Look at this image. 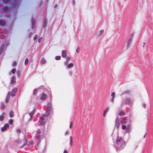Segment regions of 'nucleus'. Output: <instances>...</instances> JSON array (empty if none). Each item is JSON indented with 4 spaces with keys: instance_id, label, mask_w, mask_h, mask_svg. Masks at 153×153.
Returning a JSON list of instances; mask_svg holds the SVG:
<instances>
[{
    "instance_id": "obj_1",
    "label": "nucleus",
    "mask_w": 153,
    "mask_h": 153,
    "mask_svg": "<svg viewBox=\"0 0 153 153\" xmlns=\"http://www.w3.org/2000/svg\"><path fill=\"white\" fill-rule=\"evenodd\" d=\"M122 129L123 130L126 129V132H129L130 129V128L129 125H127V126L125 125H123L122 126Z\"/></svg>"
},
{
    "instance_id": "obj_17",
    "label": "nucleus",
    "mask_w": 153,
    "mask_h": 153,
    "mask_svg": "<svg viewBox=\"0 0 153 153\" xmlns=\"http://www.w3.org/2000/svg\"><path fill=\"white\" fill-rule=\"evenodd\" d=\"M80 48L79 47H78L76 50V52L78 53H79L80 51Z\"/></svg>"
},
{
    "instance_id": "obj_29",
    "label": "nucleus",
    "mask_w": 153,
    "mask_h": 153,
    "mask_svg": "<svg viewBox=\"0 0 153 153\" xmlns=\"http://www.w3.org/2000/svg\"><path fill=\"white\" fill-rule=\"evenodd\" d=\"M67 60L69 61L70 60V58L69 56H67L66 58Z\"/></svg>"
},
{
    "instance_id": "obj_34",
    "label": "nucleus",
    "mask_w": 153,
    "mask_h": 153,
    "mask_svg": "<svg viewBox=\"0 0 153 153\" xmlns=\"http://www.w3.org/2000/svg\"><path fill=\"white\" fill-rule=\"evenodd\" d=\"M68 152L67 150H65L64 152V153H68Z\"/></svg>"
},
{
    "instance_id": "obj_14",
    "label": "nucleus",
    "mask_w": 153,
    "mask_h": 153,
    "mask_svg": "<svg viewBox=\"0 0 153 153\" xmlns=\"http://www.w3.org/2000/svg\"><path fill=\"white\" fill-rule=\"evenodd\" d=\"M61 58V57L60 56H57L55 57V59L56 60H60Z\"/></svg>"
},
{
    "instance_id": "obj_9",
    "label": "nucleus",
    "mask_w": 153,
    "mask_h": 153,
    "mask_svg": "<svg viewBox=\"0 0 153 153\" xmlns=\"http://www.w3.org/2000/svg\"><path fill=\"white\" fill-rule=\"evenodd\" d=\"M74 66V64L73 63H71L69 64L68 65L67 67L68 68H71L72 67H73Z\"/></svg>"
},
{
    "instance_id": "obj_10",
    "label": "nucleus",
    "mask_w": 153,
    "mask_h": 153,
    "mask_svg": "<svg viewBox=\"0 0 153 153\" xmlns=\"http://www.w3.org/2000/svg\"><path fill=\"white\" fill-rule=\"evenodd\" d=\"M127 119V118L126 117H124V118H123V120L122 121H121V124H124V123H126V120Z\"/></svg>"
},
{
    "instance_id": "obj_15",
    "label": "nucleus",
    "mask_w": 153,
    "mask_h": 153,
    "mask_svg": "<svg viewBox=\"0 0 153 153\" xmlns=\"http://www.w3.org/2000/svg\"><path fill=\"white\" fill-rule=\"evenodd\" d=\"M44 120V118L43 117H42L41 118V120L40 121V123L41 125H43L44 123L42 122V121H43Z\"/></svg>"
},
{
    "instance_id": "obj_39",
    "label": "nucleus",
    "mask_w": 153,
    "mask_h": 153,
    "mask_svg": "<svg viewBox=\"0 0 153 153\" xmlns=\"http://www.w3.org/2000/svg\"><path fill=\"white\" fill-rule=\"evenodd\" d=\"M16 142H17V143H18V142H19V140H16Z\"/></svg>"
},
{
    "instance_id": "obj_3",
    "label": "nucleus",
    "mask_w": 153,
    "mask_h": 153,
    "mask_svg": "<svg viewBox=\"0 0 153 153\" xmlns=\"http://www.w3.org/2000/svg\"><path fill=\"white\" fill-rule=\"evenodd\" d=\"M115 125L117 128L120 126V120L118 118H117L116 120Z\"/></svg>"
},
{
    "instance_id": "obj_31",
    "label": "nucleus",
    "mask_w": 153,
    "mask_h": 153,
    "mask_svg": "<svg viewBox=\"0 0 153 153\" xmlns=\"http://www.w3.org/2000/svg\"><path fill=\"white\" fill-rule=\"evenodd\" d=\"M37 36L36 35L33 37V39L34 40H36V39H37Z\"/></svg>"
},
{
    "instance_id": "obj_8",
    "label": "nucleus",
    "mask_w": 153,
    "mask_h": 153,
    "mask_svg": "<svg viewBox=\"0 0 153 153\" xmlns=\"http://www.w3.org/2000/svg\"><path fill=\"white\" fill-rule=\"evenodd\" d=\"M40 62L41 64H43L46 63V60L44 58H42L40 60Z\"/></svg>"
},
{
    "instance_id": "obj_12",
    "label": "nucleus",
    "mask_w": 153,
    "mask_h": 153,
    "mask_svg": "<svg viewBox=\"0 0 153 153\" xmlns=\"http://www.w3.org/2000/svg\"><path fill=\"white\" fill-rule=\"evenodd\" d=\"M13 111H11L10 112L9 115L10 117H13Z\"/></svg>"
},
{
    "instance_id": "obj_28",
    "label": "nucleus",
    "mask_w": 153,
    "mask_h": 153,
    "mask_svg": "<svg viewBox=\"0 0 153 153\" xmlns=\"http://www.w3.org/2000/svg\"><path fill=\"white\" fill-rule=\"evenodd\" d=\"M115 94L114 92H113L111 94L112 97H114Z\"/></svg>"
},
{
    "instance_id": "obj_4",
    "label": "nucleus",
    "mask_w": 153,
    "mask_h": 153,
    "mask_svg": "<svg viewBox=\"0 0 153 153\" xmlns=\"http://www.w3.org/2000/svg\"><path fill=\"white\" fill-rule=\"evenodd\" d=\"M17 91V88H14L12 92L11 93V96H14L15 95V94L16 93Z\"/></svg>"
},
{
    "instance_id": "obj_16",
    "label": "nucleus",
    "mask_w": 153,
    "mask_h": 153,
    "mask_svg": "<svg viewBox=\"0 0 153 153\" xmlns=\"http://www.w3.org/2000/svg\"><path fill=\"white\" fill-rule=\"evenodd\" d=\"M122 138L121 137H118L117 138V142H120L121 140H122Z\"/></svg>"
},
{
    "instance_id": "obj_21",
    "label": "nucleus",
    "mask_w": 153,
    "mask_h": 153,
    "mask_svg": "<svg viewBox=\"0 0 153 153\" xmlns=\"http://www.w3.org/2000/svg\"><path fill=\"white\" fill-rule=\"evenodd\" d=\"M109 108L108 107H107L104 110V111L106 112L107 113L109 111Z\"/></svg>"
},
{
    "instance_id": "obj_24",
    "label": "nucleus",
    "mask_w": 153,
    "mask_h": 153,
    "mask_svg": "<svg viewBox=\"0 0 153 153\" xmlns=\"http://www.w3.org/2000/svg\"><path fill=\"white\" fill-rule=\"evenodd\" d=\"M42 38H39L38 39V42L39 43H40L41 42L42 40Z\"/></svg>"
},
{
    "instance_id": "obj_38",
    "label": "nucleus",
    "mask_w": 153,
    "mask_h": 153,
    "mask_svg": "<svg viewBox=\"0 0 153 153\" xmlns=\"http://www.w3.org/2000/svg\"><path fill=\"white\" fill-rule=\"evenodd\" d=\"M146 133H145V134H144V136H143V137H144V138H145V137L146 136Z\"/></svg>"
},
{
    "instance_id": "obj_30",
    "label": "nucleus",
    "mask_w": 153,
    "mask_h": 153,
    "mask_svg": "<svg viewBox=\"0 0 153 153\" xmlns=\"http://www.w3.org/2000/svg\"><path fill=\"white\" fill-rule=\"evenodd\" d=\"M37 92V90H36V89L35 90H34V92H33V93H34V94H36V93Z\"/></svg>"
},
{
    "instance_id": "obj_23",
    "label": "nucleus",
    "mask_w": 153,
    "mask_h": 153,
    "mask_svg": "<svg viewBox=\"0 0 153 153\" xmlns=\"http://www.w3.org/2000/svg\"><path fill=\"white\" fill-rule=\"evenodd\" d=\"M10 92H8V93L7 96V99H9V97L10 96Z\"/></svg>"
},
{
    "instance_id": "obj_35",
    "label": "nucleus",
    "mask_w": 153,
    "mask_h": 153,
    "mask_svg": "<svg viewBox=\"0 0 153 153\" xmlns=\"http://www.w3.org/2000/svg\"><path fill=\"white\" fill-rule=\"evenodd\" d=\"M114 97H112L111 100L112 102H113L114 101Z\"/></svg>"
},
{
    "instance_id": "obj_11",
    "label": "nucleus",
    "mask_w": 153,
    "mask_h": 153,
    "mask_svg": "<svg viewBox=\"0 0 153 153\" xmlns=\"http://www.w3.org/2000/svg\"><path fill=\"white\" fill-rule=\"evenodd\" d=\"M46 98V95L44 94H43L41 97V99L44 100Z\"/></svg>"
},
{
    "instance_id": "obj_6",
    "label": "nucleus",
    "mask_w": 153,
    "mask_h": 153,
    "mask_svg": "<svg viewBox=\"0 0 153 153\" xmlns=\"http://www.w3.org/2000/svg\"><path fill=\"white\" fill-rule=\"evenodd\" d=\"M67 52L65 50H64L62 51V57H66L67 56Z\"/></svg>"
},
{
    "instance_id": "obj_37",
    "label": "nucleus",
    "mask_w": 153,
    "mask_h": 153,
    "mask_svg": "<svg viewBox=\"0 0 153 153\" xmlns=\"http://www.w3.org/2000/svg\"><path fill=\"white\" fill-rule=\"evenodd\" d=\"M123 114V113L122 112H120V115H121L122 114Z\"/></svg>"
},
{
    "instance_id": "obj_7",
    "label": "nucleus",
    "mask_w": 153,
    "mask_h": 153,
    "mask_svg": "<svg viewBox=\"0 0 153 153\" xmlns=\"http://www.w3.org/2000/svg\"><path fill=\"white\" fill-rule=\"evenodd\" d=\"M5 113L3 112L2 113V115L0 116V120L2 121L4 119V116L5 115Z\"/></svg>"
},
{
    "instance_id": "obj_36",
    "label": "nucleus",
    "mask_w": 153,
    "mask_h": 153,
    "mask_svg": "<svg viewBox=\"0 0 153 153\" xmlns=\"http://www.w3.org/2000/svg\"><path fill=\"white\" fill-rule=\"evenodd\" d=\"M37 132L38 133H41V131L39 130H38L37 131Z\"/></svg>"
},
{
    "instance_id": "obj_20",
    "label": "nucleus",
    "mask_w": 153,
    "mask_h": 153,
    "mask_svg": "<svg viewBox=\"0 0 153 153\" xmlns=\"http://www.w3.org/2000/svg\"><path fill=\"white\" fill-rule=\"evenodd\" d=\"M0 24L1 25H4V22L2 21H0Z\"/></svg>"
},
{
    "instance_id": "obj_25",
    "label": "nucleus",
    "mask_w": 153,
    "mask_h": 153,
    "mask_svg": "<svg viewBox=\"0 0 153 153\" xmlns=\"http://www.w3.org/2000/svg\"><path fill=\"white\" fill-rule=\"evenodd\" d=\"M9 123L10 124H12L13 123V120H12L11 119L9 120Z\"/></svg>"
},
{
    "instance_id": "obj_13",
    "label": "nucleus",
    "mask_w": 153,
    "mask_h": 153,
    "mask_svg": "<svg viewBox=\"0 0 153 153\" xmlns=\"http://www.w3.org/2000/svg\"><path fill=\"white\" fill-rule=\"evenodd\" d=\"M16 82V79L14 77H13L11 80V82L12 83H14Z\"/></svg>"
},
{
    "instance_id": "obj_5",
    "label": "nucleus",
    "mask_w": 153,
    "mask_h": 153,
    "mask_svg": "<svg viewBox=\"0 0 153 153\" xmlns=\"http://www.w3.org/2000/svg\"><path fill=\"white\" fill-rule=\"evenodd\" d=\"M104 33V30H100L98 33V35L100 36H102Z\"/></svg>"
},
{
    "instance_id": "obj_26",
    "label": "nucleus",
    "mask_w": 153,
    "mask_h": 153,
    "mask_svg": "<svg viewBox=\"0 0 153 153\" xmlns=\"http://www.w3.org/2000/svg\"><path fill=\"white\" fill-rule=\"evenodd\" d=\"M107 112L104 111H103V116L104 117H105L106 115Z\"/></svg>"
},
{
    "instance_id": "obj_22",
    "label": "nucleus",
    "mask_w": 153,
    "mask_h": 153,
    "mask_svg": "<svg viewBox=\"0 0 153 153\" xmlns=\"http://www.w3.org/2000/svg\"><path fill=\"white\" fill-rule=\"evenodd\" d=\"M47 22V20L46 19H45V21H44V25H45V26H46V25Z\"/></svg>"
},
{
    "instance_id": "obj_18",
    "label": "nucleus",
    "mask_w": 153,
    "mask_h": 153,
    "mask_svg": "<svg viewBox=\"0 0 153 153\" xmlns=\"http://www.w3.org/2000/svg\"><path fill=\"white\" fill-rule=\"evenodd\" d=\"M28 62V59H26L25 60V65H27V64Z\"/></svg>"
},
{
    "instance_id": "obj_27",
    "label": "nucleus",
    "mask_w": 153,
    "mask_h": 153,
    "mask_svg": "<svg viewBox=\"0 0 153 153\" xmlns=\"http://www.w3.org/2000/svg\"><path fill=\"white\" fill-rule=\"evenodd\" d=\"M16 69H13L12 71V73L14 74L15 73V72H16Z\"/></svg>"
},
{
    "instance_id": "obj_19",
    "label": "nucleus",
    "mask_w": 153,
    "mask_h": 153,
    "mask_svg": "<svg viewBox=\"0 0 153 153\" xmlns=\"http://www.w3.org/2000/svg\"><path fill=\"white\" fill-rule=\"evenodd\" d=\"M70 144L71 145H72V138L71 136L70 137Z\"/></svg>"
},
{
    "instance_id": "obj_40",
    "label": "nucleus",
    "mask_w": 153,
    "mask_h": 153,
    "mask_svg": "<svg viewBox=\"0 0 153 153\" xmlns=\"http://www.w3.org/2000/svg\"><path fill=\"white\" fill-rule=\"evenodd\" d=\"M47 113H48V112H47Z\"/></svg>"
},
{
    "instance_id": "obj_33",
    "label": "nucleus",
    "mask_w": 153,
    "mask_h": 153,
    "mask_svg": "<svg viewBox=\"0 0 153 153\" xmlns=\"http://www.w3.org/2000/svg\"><path fill=\"white\" fill-rule=\"evenodd\" d=\"M17 132L19 133L20 132H21V130L19 129H18L17 130Z\"/></svg>"
},
{
    "instance_id": "obj_2",
    "label": "nucleus",
    "mask_w": 153,
    "mask_h": 153,
    "mask_svg": "<svg viewBox=\"0 0 153 153\" xmlns=\"http://www.w3.org/2000/svg\"><path fill=\"white\" fill-rule=\"evenodd\" d=\"M9 127V125L8 124H5L4 126L1 128V131H4L7 130V128H8Z\"/></svg>"
},
{
    "instance_id": "obj_32",
    "label": "nucleus",
    "mask_w": 153,
    "mask_h": 153,
    "mask_svg": "<svg viewBox=\"0 0 153 153\" xmlns=\"http://www.w3.org/2000/svg\"><path fill=\"white\" fill-rule=\"evenodd\" d=\"M72 123L71 122L70 124V128H72Z\"/></svg>"
}]
</instances>
